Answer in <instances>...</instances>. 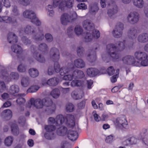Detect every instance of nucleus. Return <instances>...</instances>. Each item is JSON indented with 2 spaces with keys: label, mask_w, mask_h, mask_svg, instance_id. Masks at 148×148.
Masks as SVG:
<instances>
[{
  "label": "nucleus",
  "mask_w": 148,
  "mask_h": 148,
  "mask_svg": "<svg viewBox=\"0 0 148 148\" xmlns=\"http://www.w3.org/2000/svg\"><path fill=\"white\" fill-rule=\"evenodd\" d=\"M100 36V33L98 30H95L93 32H87L84 37L86 42L91 41L94 38H98Z\"/></svg>",
  "instance_id": "f8f14e48"
},
{
  "label": "nucleus",
  "mask_w": 148,
  "mask_h": 148,
  "mask_svg": "<svg viewBox=\"0 0 148 148\" xmlns=\"http://www.w3.org/2000/svg\"><path fill=\"white\" fill-rule=\"evenodd\" d=\"M46 40L48 42H51L53 40V38L51 34L49 33L46 34L45 35Z\"/></svg>",
  "instance_id": "338daca9"
},
{
  "label": "nucleus",
  "mask_w": 148,
  "mask_h": 148,
  "mask_svg": "<svg viewBox=\"0 0 148 148\" xmlns=\"http://www.w3.org/2000/svg\"><path fill=\"white\" fill-rule=\"evenodd\" d=\"M138 41L140 43H144L148 41V33H143L138 37Z\"/></svg>",
  "instance_id": "5701e85b"
},
{
  "label": "nucleus",
  "mask_w": 148,
  "mask_h": 148,
  "mask_svg": "<svg viewBox=\"0 0 148 148\" xmlns=\"http://www.w3.org/2000/svg\"><path fill=\"white\" fill-rule=\"evenodd\" d=\"M39 87L37 85L31 86L27 90V93H33L36 92L39 89Z\"/></svg>",
  "instance_id": "a19ab883"
},
{
  "label": "nucleus",
  "mask_w": 148,
  "mask_h": 148,
  "mask_svg": "<svg viewBox=\"0 0 148 148\" xmlns=\"http://www.w3.org/2000/svg\"><path fill=\"white\" fill-rule=\"evenodd\" d=\"M38 49L42 52H46L48 51V48L47 45L45 43H41L39 46Z\"/></svg>",
  "instance_id": "37998d69"
},
{
  "label": "nucleus",
  "mask_w": 148,
  "mask_h": 148,
  "mask_svg": "<svg viewBox=\"0 0 148 148\" xmlns=\"http://www.w3.org/2000/svg\"><path fill=\"white\" fill-rule=\"evenodd\" d=\"M23 15L25 18L31 19V22L36 25L40 26L41 25V22L36 17V14L32 10H25L23 12Z\"/></svg>",
  "instance_id": "423d86ee"
},
{
  "label": "nucleus",
  "mask_w": 148,
  "mask_h": 148,
  "mask_svg": "<svg viewBox=\"0 0 148 148\" xmlns=\"http://www.w3.org/2000/svg\"><path fill=\"white\" fill-rule=\"evenodd\" d=\"M99 73L98 70L95 68H91L87 69V73L88 76L94 77L97 75Z\"/></svg>",
  "instance_id": "c85d7f7f"
},
{
  "label": "nucleus",
  "mask_w": 148,
  "mask_h": 148,
  "mask_svg": "<svg viewBox=\"0 0 148 148\" xmlns=\"http://www.w3.org/2000/svg\"><path fill=\"white\" fill-rule=\"evenodd\" d=\"M122 34V32L119 30L115 29L113 31V35L116 38L121 37Z\"/></svg>",
  "instance_id": "3c124183"
},
{
  "label": "nucleus",
  "mask_w": 148,
  "mask_h": 148,
  "mask_svg": "<svg viewBox=\"0 0 148 148\" xmlns=\"http://www.w3.org/2000/svg\"><path fill=\"white\" fill-rule=\"evenodd\" d=\"M12 14L15 16H18L19 15V12L17 9V7L15 6L12 7Z\"/></svg>",
  "instance_id": "603ef678"
},
{
  "label": "nucleus",
  "mask_w": 148,
  "mask_h": 148,
  "mask_svg": "<svg viewBox=\"0 0 148 148\" xmlns=\"http://www.w3.org/2000/svg\"><path fill=\"white\" fill-rule=\"evenodd\" d=\"M48 123L49 124H54L56 125V119L54 118L53 117H50L48 119Z\"/></svg>",
  "instance_id": "774afa93"
},
{
  "label": "nucleus",
  "mask_w": 148,
  "mask_h": 148,
  "mask_svg": "<svg viewBox=\"0 0 148 148\" xmlns=\"http://www.w3.org/2000/svg\"><path fill=\"white\" fill-rule=\"evenodd\" d=\"M30 83V80L29 77L25 76L22 77L21 80L22 86L23 87H27Z\"/></svg>",
  "instance_id": "7c9ffc66"
},
{
  "label": "nucleus",
  "mask_w": 148,
  "mask_h": 148,
  "mask_svg": "<svg viewBox=\"0 0 148 148\" xmlns=\"http://www.w3.org/2000/svg\"><path fill=\"white\" fill-rule=\"evenodd\" d=\"M19 90V87L17 85H14L10 86L9 92L10 94L13 95L18 92Z\"/></svg>",
  "instance_id": "c9c22d12"
},
{
  "label": "nucleus",
  "mask_w": 148,
  "mask_h": 148,
  "mask_svg": "<svg viewBox=\"0 0 148 148\" xmlns=\"http://www.w3.org/2000/svg\"><path fill=\"white\" fill-rule=\"evenodd\" d=\"M23 32H24L25 33L29 35H34L35 32L34 27L29 25H27L23 29V28L20 29L19 31L20 33H22Z\"/></svg>",
  "instance_id": "f3484780"
},
{
  "label": "nucleus",
  "mask_w": 148,
  "mask_h": 148,
  "mask_svg": "<svg viewBox=\"0 0 148 148\" xmlns=\"http://www.w3.org/2000/svg\"><path fill=\"white\" fill-rule=\"evenodd\" d=\"M40 33H41L39 37L37 36V35L34 36L33 38L36 41H38L41 40L44 38V35L43 34H42V31H40Z\"/></svg>",
  "instance_id": "6e6d98bb"
},
{
  "label": "nucleus",
  "mask_w": 148,
  "mask_h": 148,
  "mask_svg": "<svg viewBox=\"0 0 148 148\" xmlns=\"http://www.w3.org/2000/svg\"><path fill=\"white\" fill-rule=\"evenodd\" d=\"M124 29L123 25L120 22L117 23L115 27V29L119 30L122 32Z\"/></svg>",
  "instance_id": "864d4df0"
},
{
  "label": "nucleus",
  "mask_w": 148,
  "mask_h": 148,
  "mask_svg": "<svg viewBox=\"0 0 148 148\" xmlns=\"http://www.w3.org/2000/svg\"><path fill=\"white\" fill-rule=\"evenodd\" d=\"M71 147L70 144L66 141L62 142L61 145V148H70Z\"/></svg>",
  "instance_id": "4d7b16f0"
},
{
  "label": "nucleus",
  "mask_w": 148,
  "mask_h": 148,
  "mask_svg": "<svg viewBox=\"0 0 148 148\" xmlns=\"http://www.w3.org/2000/svg\"><path fill=\"white\" fill-rule=\"evenodd\" d=\"M119 69H117L115 70L112 66V82L114 83L116 81L119 77Z\"/></svg>",
  "instance_id": "393cba45"
},
{
  "label": "nucleus",
  "mask_w": 148,
  "mask_h": 148,
  "mask_svg": "<svg viewBox=\"0 0 148 148\" xmlns=\"http://www.w3.org/2000/svg\"><path fill=\"white\" fill-rule=\"evenodd\" d=\"M31 49L33 57L37 61L40 63H44L45 62V59L43 55L37 52L34 45L31 46Z\"/></svg>",
  "instance_id": "9d476101"
},
{
  "label": "nucleus",
  "mask_w": 148,
  "mask_h": 148,
  "mask_svg": "<svg viewBox=\"0 0 148 148\" xmlns=\"http://www.w3.org/2000/svg\"><path fill=\"white\" fill-rule=\"evenodd\" d=\"M129 138L127 137H125L123 138V141L122 142V144L124 145H131Z\"/></svg>",
  "instance_id": "0e129e2a"
},
{
  "label": "nucleus",
  "mask_w": 148,
  "mask_h": 148,
  "mask_svg": "<svg viewBox=\"0 0 148 148\" xmlns=\"http://www.w3.org/2000/svg\"><path fill=\"white\" fill-rule=\"evenodd\" d=\"M88 59L90 62H93L94 61L96 58V52L93 50L90 52V54L88 55Z\"/></svg>",
  "instance_id": "58836bf2"
},
{
  "label": "nucleus",
  "mask_w": 148,
  "mask_h": 148,
  "mask_svg": "<svg viewBox=\"0 0 148 148\" xmlns=\"http://www.w3.org/2000/svg\"><path fill=\"white\" fill-rule=\"evenodd\" d=\"M0 22H3L7 23H14L16 22V20L11 18L8 16H0Z\"/></svg>",
  "instance_id": "4be33fe9"
},
{
  "label": "nucleus",
  "mask_w": 148,
  "mask_h": 148,
  "mask_svg": "<svg viewBox=\"0 0 148 148\" xmlns=\"http://www.w3.org/2000/svg\"><path fill=\"white\" fill-rule=\"evenodd\" d=\"M77 7L79 9L86 10L87 9V6L84 3H79L77 5Z\"/></svg>",
  "instance_id": "69168bd1"
},
{
  "label": "nucleus",
  "mask_w": 148,
  "mask_h": 148,
  "mask_svg": "<svg viewBox=\"0 0 148 148\" xmlns=\"http://www.w3.org/2000/svg\"><path fill=\"white\" fill-rule=\"evenodd\" d=\"M64 1L53 0V6L54 7H58L61 10H64Z\"/></svg>",
  "instance_id": "bb28decb"
},
{
  "label": "nucleus",
  "mask_w": 148,
  "mask_h": 148,
  "mask_svg": "<svg viewBox=\"0 0 148 148\" xmlns=\"http://www.w3.org/2000/svg\"><path fill=\"white\" fill-rule=\"evenodd\" d=\"M17 69L19 72H24L26 71V68L24 65L21 64L18 66Z\"/></svg>",
  "instance_id": "13d9d810"
},
{
  "label": "nucleus",
  "mask_w": 148,
  "mask_h": 148,
  "mask_svg": "<svg viewBox=\"0 0 148 148\" xmlns=\"http://www.w3.org/2000/svg\"><path fill=\"white\" fill-rule=\"evenodd\" d=\"M13 141V137L11 136H9L5 138L4 143L6 146L9 147L11 145Z\"/></svg>",
  "instance_id": "ea45409f"
},
{
  "label": "nucleus",
  "mask_w": 148,
  "mask_h": 148,
  "mask_svg": "<svg viewBox=\"0 0 148 148\" xmlns=\"http://www.w3.org/2000/svg\"><path fill=\"white\" fill-rule=\"evenodd\" d=\"M84 27L89 32H93L94 30V26L93 23L88 20L84 21L82 23Z\"/></svg>",
  "instance_id": "dca6fc26"
},
{
  "label": "nucleus",
  "mask_w": 148,
  "mask_h": 148,
  "mask_svg": "<svg viewBox=\"0 0 148 148\" xmlns=\"http://www.w3.org/2000/svg\"><path fill=\"white\" fill-rule=\"evenodd\" d=\"M74 109V105L71 103H68L66 105V110L67 112H72Z\"/></svg>",
  "instance_id": "49530a36"
},
{
  "label": "nucleus",
  "mask_w": 148,
  "mask_h": 148,
  "mask_svg": "<svg viewBox=\"0 0 148 148\" xmlns=\"http://www.w3.org/2000/svg\"><path fill=\"white\" fill-rule=\"evenodd\" d=\"M138 31L134 28H131L128 32V36L130 38L133 40L136 38Z\"/></svg>",
  "instance_id": "6ab92c4d"
},
{
  "label": "nucleus",
  "mask_w": 148,
  "mask_h": 148,
  "mask_svg": "<svg viewBox=\"0 0 148 148\" xmlns=\"http://www.w3.org/2000/svg\"><path fill=\"white\" fill-rule=\"evenodd\" d=\"M89 12L92 14H95L98 10L99 8L96 3H92L89 5Z\"/></svg>",
  "instance_id": "cd10ccee"
},
{
  "label": "nucleus",
  "mask_w": 148,
  "mask_h": 148,
  "mask_svg": "<svg viewBox=\"0 0 148 148\" xmlns=\"http://www.w3.org/2000/svg\"><path fill=\"white\" fill-rule=\"evenodd\" d=\"M139 20V14L136 12H130L127 17V20L128 22L134 24L137 23Z\"/></svg>",
  "instance_id": "9b49d317"
},
{
  "label": "nucleus",
  "mask_w": 148,
  "mask_h": 148,
  "mask_svg": "<svg viewBox=\"0 0 148 148\" xmlns=\"http://www.w3.org/2000/svg\"><path fill=\"white\" fill-rule=\"evenodd\" d=\"M1 115L2 117L6 120L10 119L12 116V112L9 109L4 110L1 113Z\"/></svg>",
  "instance_id": "aec40b11"
},
{
  "label": "nucleus",
  "mask_w": 148,
  "mask_h": 148,
  "mask_svg": "<svg viewBox=\"0 0 148 148\" xmlns=\"http://www.w3.org/2000/svg\"><path fill=\"white\" fill-rule=\"evenodd\" d=\"M113 122L117 129L123 130L128 128L127 121L125 117L118 118L113 120Z\"/></svg>",
  "instance_id": "0eeeda50"
},
{
  "label": "nucleus",
  "mask_w": 148,
  "mask_h": 148,
  "mask_svg": "<svg viewBox=\"0 0 148 148\" xmlns=\"http://www.w3.org/2000/svg\"><path fill=\"white\" fill-rule=\"evenodd\" d=\"M48 15L49 16H53L54 14V12L53 10V7L52 5H49L47 8Z\"/></svg>",
  "instance_id": "c03bdc74"
},
{
  "label": "nucleus",
  "mask_w": 148,
  "mask_h": 148,
  "mask_svg": "<svg viewBox=\"0 0 148 148\" xmlns=\"http://www.w3.org/2000/svg\"><path fill=\"white\" fill-rule=\"evenodd\" d=\"M75 66L78 68H82L85 66V63L83 60L81 58L75 60L74 62Z\"/></svg>",
  "instance_id": "a878e982"
},
{
  "label": "nucleus",
  "mask_w": 148,
  "mask_h": 148,
  "mask_svg": "<svg viewBox=\"0 0 148 148\" xmlns=\"http://www.w3.org/2000/svg\"><path fill=\"white\" fill-rule=\"evenodd\" d=\"M8 41L12 44L16 43L17 41V37L13 33L10 32L8 34Z\"/></svg>",
  "instance_id": "412c9836"
},
{
  "label": "nucleus",
  "mask_w": 148,
  "mask_h": 148,
  "mask_svg": "<svg viewBox=\"0 0 148 148\" xmlns=\"http://www.w3.org/2000/svg\"><path fill=\"white\" fill-rule=\"evenodd\" d=\"M60 91L58 88L53 89L51 92V95L54 98H57L60 96Z\"/></svg>",
  "instance_id": "4c0bfd02"
},
{
  "label": "nucleus",
  "mask_w": 148,
  "mask_h": 148,
  "mask_svg": "<svg viewBox=\"0 0 148 148\" xmlns=\"http://www.w3.org/2000/svg\"><path fill=\"white\" fill-rule=\"evenodd\" d=\"M8 68H6L3 70L1 72V75L3 76V79L5 82L11 81L12 79H18L19 77L18 74L16 72H12L10 75L9 74Z\"/></svg>",
  "instance_id": "39448f33"
},
{
  "label": "nucleus",
  "mask_w": 148,
  "mask_h": 148,
  "mask_svg": "<svg viewBox=\"0 0 148 148\" xmlns=\"http://www.w3.org/2000/svg\"><path fill=\"white\" fill-rule=\"evenodd\" d=\"M44 128L46 131L44 134L45 137L48 139H52L53 137L54 132L56 129V126L53 125H45Z\"/></svg>",
  "instance_id": "6e6552de"
},
{
  "label": "nucleus",
  "mask_w": 148,
  "mask_h": 148,
  "mask_svg": "<svg viewBox=\"0 0 148 148\" xmlns=\"http://www.w3.org/2000/svg\"><path fill=\"white\" fill-rule=\"evenodd\" d=\"M64 10L66 7L69 8H72L74 4V0H64Z\"/></svg>",
  "instance_id": "473e14b6"
},
{
  "label": "nucleus",
  "mask_w": 148,
  "mask_h": 148,
  "mask_svg": "<svg viewBox=\"0 0 148 148\" xmlns=\"http://www.w3.org/2000/svg\"><path fill=\"white\" fill-rule=\"evenodd\" d=\"M133 5L138 8H142L144 6L143 0H132Z\"/></svg>",
  "instance_id": "c756f323"
},
{
  "label": "nucleus",
  "mask_w": 148,
  "mask_h": 148,
  "mask_svg": "<svg viewBox=\"0 0 148 148\" xmlns=\"http://www.w3.org/2000/svg\"><path fill=\"white\" fill-rule=\"evenodd\" d=\"M56 125L60 127L57 130V132L60 136H64L65 135L67 132V128L64 126H60L64 124L69 128H73L75 125V117L74 115L71 114H67L64 117L61 114L56 116Z\"/></svg>",
  "instance_id": "7ed1b4c3"
},
{
  "label": "nucleus",
  "mask_w": 148,
  "mask_h": 148,
  "mask_svg": "<svg viewBox=\"0 0 148 148\" xmlns=\"http://www.w3.org/2000/svg\"><path fill=\"white\" fill-rule=\"evenodd\" d=\"M68 137L72 141L76 140L78 136V134L76 131L69 130L67 133Z\"/></svg>",
  "instance_id": "b1692460"
},
{
  "label": "nucleus",
  "mask_w": 148,
  "mask_h": 148,
  "mask_svg": "<svg viewBox=\"0 0 148 148\" xmlns=\"http://www.w3.org/2000/svg\"><path fill=\"white\" fill-rule=\"evenodd\" d=\"M22 40L23 42L26 45H28L31 44V41L29 40L25 36H23L22 38Z\"/></svg>",
  "instance_id": "052dcab7"
},
{
  "label": "nucleus",
  "mask_w": 148,
  "mask_h": 148,
  "mask_svg": "<svg viewBox=\"0 0 148 148\" xmlns=\"http://www.w3.org/2000/svg\"><path fill=\"white\" fill-rule=\"evenodd\" d=\"M75 32L76 34L77 35H81L83 32V30L82 27L80 26H76L75 28Z\"/></svg>",
  "instance_id": "de8ad7c7"
},
{
  "label": "nucleus",
  "mask_w": 148,
  "mask_h": 148,
  "mask_svg": "<svg viewBox=\"0 0 148 148\" xmlns=\"http://www.w3.org/2000/svg\"><path fill=\"white\" fill-rule=\"evenodd\" d=\"M32 105H33L37 109L42 108L43 106L42 99L41 100L40 99H35L33 98L31 99L29 102L28 103L27 107L30 108Z\"/></svg>",
  "instance_id": "ddd939ff"
},
{
  "label": "nucleus",
  "mask_w": 148,
  "mask_h": 148,
  "mask_svg": "<svg viewBox=\"0 0 148 148\" xmlns=\"http://www.w3.org/2000/svg\"><path fill=\"white\" fill-rule=\"evenodd\" d=\"M118 11V8L114 3L112 2V14H116Z\"/></svg>",
  "instance_id": "5fc2aeb1"
},
{
  "label": "nucleus",
  "mask_w": 148,
  "mask_h": 148,
  "mask_svg": "<svg viewBox=\"0 0 148 148\" xmlns=\"http://www.w3.org/2000/svg\"><path fill=\"white\" fill-rule=\"evenodd\" d=\"M59 82V79L57 78H53L49 79L47 82V84L48 85L55 86L57 85Z\"/></svg>",
  "instance_id": "72a5a7b5"
},
{
  "label": "nucleus",
  "mask_w": 148,
  "mask_h": 148,
  "mask_svg": "<svg viewBox=\"0 0 148 148\" xmlns=\"http://www.w3.org/2000/svg\"><path fill=\"white\" fill-rule=\"evenodd\" d=\"M1 4L6 8L10 6V3L9 0H2Z\"/></svg>",
  "instance_id": "680f3d73"
},
{
  "label": "nucleus",
  "mask_w": 148,
  "mask_h": 148,
  "mask_svg": "<svg viewBox=\"0 0 148 148\" xmlns=\"http://www.w3.org/2000/svg\"><path fill=\"white\" fill-rule=\"evenodd\" d=\"M50 57L54 62L58 61L60 58L59 50L55 47L51 49L50 51Z\"/></svg>",
  "instance_id": "4468645a"
},
{
  "label": "nucleus",
  "mask_w": 148,
  "mask_h": 148,
  "mask_svg": "<svg viewBox=\"0 0 148 148\" xmlns=\"http://www.w3.org/2000/svg\"><path fill=\"white\" fill-rule=\"evenodd\" d=\"M84 49L82 46H79L77 47V53L78 56H81L83 55Z\"/></svg>",
  "instance_id": "8fccbe9b"
},
{
  "label": "nucleus",
  "mask_w": 148,
  "mask_h": 148,
  "mask_svg": "<svg viewBox=\"0 0 148 148\" xmlns=\"http://www.w3.org/2000/svg\"><path fill=\"white\" fill-rule=\"evenodd\" d=\"M125 42L124 40L123 42H120L118 44V46L117 47L114 44H112V61H117L120 57L118 52L119 51L122 50L125 48Z\"/></svg>",
  "instance_id": "20e7f679"
},
{
  "label": "nucleus",
  "mask_w": 148,
  "mask_h": 148,
  "mask_svg": "<svg viewBox=\"0 0 148 148\" xmlns=\"http://www.w3.org/2000/svg\"><path fill=\"white\" fill-rule=\"evenodd\" d=\"M25 94H19L18 95V99L16 100V102L19 104L21 105L25 103V100L23 97L25 96Z\"/></svg>",
  "instance_id": "f704fd0d"
},
{
  "label": "nucleus",
  "mask_w": 148,
  "mask_h": 148,
  "mask_svg": "<svg viewBox=\"0 0 148 148\" xmlns=\"http://www.w3.org/2000/svg\"><path fill=\"white\" fill-rule=\"evenodd\" d=\"M134 56H126L123 59L124 63L128 65L140 67L148 66V56L145 52L140 51H136Z\"/></svg>",
  "instance_id": "f257e3e1"
},
{
  "label": "nucleus",
  "mask_w": 148,
  "mask_h": 148,
  "mask_svg": "<svg viewBox=\"0 0 148 148\" xmlns=\"http://www.w3.org/2000/svg\"><path fill=\"white\" fill-rule=\"evenodd\" d=\"M12 51L18 54H20L22 52V49L19 45H15L11 46Z\"/></svg>",
  "instance_id": "2f4dec72"
},
{
  "label": "nucleus",
  "mask_w": 148,
  "mask_h": 148,
  "mask_svg": "<svg viewBox=\"0 0 148 148\" xmlns=\"http://www.w3.org/2000/svg\"><path fill=\"white\" fill-rule=\"evenodd\" d=\"M82 84V82L78 79H75L72 81L71 83V86L72 87L81 86Z\"/></svg>",
  "instance_id": "a18cd8bd"
},
{
  "label": "nucleus",
  "mask_w": 148,
  "mask_h": 148,
  "mask_svg": "<svg viewBox=\"0 0 148 148\" xmlns=\"http://www.w3.org/2000/svg\"><path fill=\"white\" fill-rule=\"evenodd\" d=\"M84 96L82 91L75 90L71 93V96L74 99L77 100L81 99Z\"/></svg>",
  "instance_id": "a211bd4d"
},
{
  "label": "nucleus",
  "mask_w": 148,
  "mask_h": 148,
  "mask_svg": "<svg viewBox=\"0 0 148 148\" xmlns=\"http://www.w3.org/2000/svg\"><path fill=\"white\" fill-rule=\"evenodd\" d=\"M43 106L47 107L46 111L49 114H51L54 112L55 106L53 104L51 99L49 97H46L42 99Z\"/></svg>",
  "instance_id": "1a4fd4ad"
},
{
  "label": "nucleus",
  "mask_w": 148,
  "mask_h": 148,
  "mask_svg": "<svg viewBox=\"0 0 148 148\" xmlns=\"http://www.w3.org/2000/svg\"><path fill=\"white\" fill-rule=\"evenodd\" d=\"M18 3L23 6H27L30 3V0H17Z\"/></svg>",
  "instance_id": "09e8293b"
},
{
  "label": "nucleus",
  "mask_w": 148,
  "mask_h": 148,
  "mask_svg": "<svg viewBox=\"0 0 148 148\" xmlns=\"http://www.w3.org/2000/svg\"><path fill=\"white\" fill-rule=\"evenodd\" d=\"M11 131L14 135H18L19 133L18 127L16 124H13L11 126Z\"/></svg>",
  "instance_id": "79ce46f5"
},
{
  "label": "nucleus",
  "mask_w": 148,
  "mask_h": 148,
  "mask_svg": "<svg viewBox=\"0 0 148 148\" xmlns=\"http://www.w3.org/2000/svg\"><path fill=\"white\" fill-rule=\"evenodd\" d=\"M6 89V85L4 82L0 80V92H3Z\"/></svg>",
  "instance_id": "bf43d9fd"
},
{
  "label": "nucleus",
  "mask_w": 148,
  "mask_h": 148,
  "mask_svg": "<svg viewBox=\"0 0 148 148\" xmlns=\"http://www.w3.org/2000/svg\"><path fill=\"white\" fill-rule=\"evenodd\" d=\"M74 68L73 65L69 64L66 66L63 67L60 69L59 64L57 62L54 63V69L56 73L60 72L61 75H64L66 73H72V74H68L64 75L63 79L65 80H71L73 78H82L84 76L83 72L78 69L73 71Z\"/></svg>",
  "instance_id": "f03ea898"
},
{
  "label": "nucleus",
  "mask_w": 148,
  "mask_h": 148,
  "mask_svg": "<svg viewBox=\"0 0 148 148\" xmlns=\"http://www.w3.org/2000/svg\"><path fill=\"white\" fill-rule=\"evenodd\" d=\"M70 23L77 19V15L75 12H73L71 15H70Z\"/></svg>",
  "instance_id": "e2e57ef3"
},
{
  "label": "nucleus",
  "mask_w": 148,
  "mask_h": 148,
  "mask_svg": "<svg viewBox=\"0 0 148 148\" xmlns=\"http://www.w3.org/2000/svg\"><path fill=\"white\" fill-rule=\"evenodd\" d=\"M29 73L30 76L34 78L37 77L39 75L38 70L34 68H31L29 69Z\"/></svg>",
  "instance_id": "e433bc0d"
},
{
  "label": "nucleus",
  "mask_w": 148,
  "mask_h": 148,
  "mask_svg": "<svg viewBox=\"0 0 148 148\" xmlns=\"http://www.w3.org/2000/svg\"><path fill=\"white\" fill-rule=\"evenodd\" d=\"M60 20L62 25H66L70 23V15L67 13H64L60 16Z\"/></svg>",
  "instance_id": "2eb2a0df"
}]
</instances>
